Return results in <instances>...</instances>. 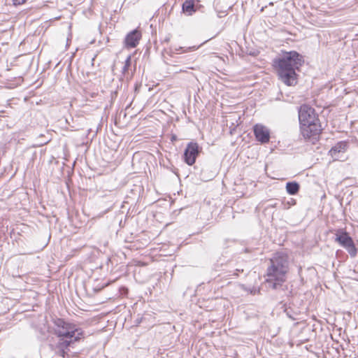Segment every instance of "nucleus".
<instances>
[{
  "label": "nucleus",
  "mask_w": 358,
  "mask_h": 358,
  "mask_svg": "<svg viewBox=\"0 0 358 358\" xmlns=\"http://www.w3.org/2000/svg\"><path fill=\"white\" fill-rule=\"evenodd\" d=\"M53 323V331L59 341L55 345L50 344L43 347L41 355L43 358H55L56 356L64 358L69 347L82 338L83 331L63 319H55Z\"/></svg>",
  "instance_id": "1"
},
{
  "label": "nucleus",
  "mask_w": 358,
  "mask_h": 358,
  "mask_svg": "<svg viewBox=\"0 0 358 358\" xmlns=\"http://www.w3.org/2000/svg\"><path fill=\"white\" fill-rule=\"evenodd\" d=\"M303 57L296 51L285 52L273 61L279 79L287 86L295 85L297 83L298 70L303 64Z\"/></svg>",
  "instance_id": "2"
},
{
  "label": "nucleus",
  "mask_w": 358,
  "mask_h": 358,
  "mask_svg": "<svg viewBox=\"0 0 358 358\" xmlns=\"http://www.w3.org/2000/svg\"><path fill=\"white\" fill-rule=\"evenodd\" d=\"M289 269L288 257L282 252H277L270 259L267 268L266 283L267 287L277 289L285 281V275Z\"/></svg>",
  "instance_id": "3"
},
{
  "label": "nucleus",
  "mask_w": 358,
  "mask_h": 358,
  "mask_svg": "<svg viewBox=\"0 0 358 358\" xmlns=\"http://www.w3.org/2000/svg\"><path fill=\"white\" fill-rule=\"evenodd\" d=\"M299 120L301 132L305 138L318 136L322 131V126L315 113V110L308 105H302L299 110Z\"/></svg>",
  "instance_id": "4"
},
{
  "label": "nucleus",
  "mask_w": 358,
  "mask_h": 358,
  "mask_svg": "<svg viewBox=\"0 0 358 358\" xmlns=\"http://www.w3.org/2000/svg\"><path fill=\"white\" fill-rule=\"evenodd\" d=\"M335 241L348 251L351 257L354 258L357 256V249L352 238L346 231L339 230L336 234Z\"/></svg>",
  "instance_id": "5"
},
{
  "label": "nucleus",
  "mask_w": 358,
  "mask_h": 358,
  "mask_svg": "<svg viewBox=\"0 0 358 358\" xmlns=\"http://www.w3.org/2000/svg\"><path fill=\"white\" fill-rule=\"evenodd\" d=\"M201 148L196 142H190L187 145L184 151L183 159L189 166L193 165L199 156Z\"/></svg>",
  "instance_id": "6"
},
{
  "label": "nucleus",
  "mask_w": 358,
  "mask_h": 358,
  "mask_svg": "<svg viewBox=\"0 0 358 358\" xmlns=\"http://www.w3.org/2000/svg\"><path fill=\"white\" fill-rule=\"evenodd\" d=\"M347 147L346 142H338L329 150V155L334 160H343Z\"/></svg>",
  "instance_id": "7"
},
{
  "label": "nucleus",
  "mask_w": 358,
  "mask_h": 358,
  "mask_svg": "<svg viewBox=\"0 0 358 358\" xmlns=\"http://www.w3.org/2000/svg\"><path fill=\"white\" fill-rule=\"evenodd\" d=\"M142 36L141 32L136 29L128 33L124 39V45L127 48H136Z\"/></svg>",
  "instance_id": "8"
},
{
  "label": "nucleus",
  "mask_w": 358,
  "mask_h": 358,
  "mask_svg": "<svg viewBox=\"0 0 358 358\" xmlns=\"http://www.w3.org/2000/svg\"><path fill=\"white\" fill-rule=\"evenodd\" d=\"M254 133L258 141H260L262 143L269 141L270 133L266 127L262 124H256L254 127Z\"/></svg>",
  "instance_id": "9"
},
{
  "label": "nucleus",
  "mask_w": 358,
  "mask_h": 358,
  "mask_svg": "<svg viewBox=\"0 0 358 358\" xmlns=\"http://www.w3.org/2000/svg\"><path fill=\"white\" fill-rule=\"evenodd\" d=\"M182 12L187 15H192L196 12L194 0H186L182 6Z\"/></svg>",
  "instance_id": "10"
},
{
  "label": "nucleus",
  "mask_w": 358,
  "mask_h": 358,
  "mask_svg": "<svg viewBox=\"0 0 358 358\" xmlns=\"http://www.w3.org/2000/svg\"><path fill=\"white\" fill-rule=\"evenodd\" d=\"M300 189V185L295 181L288 182L286 184V191L290 195L296 194Z\"/></svg>",
  "instance_id": "11"
},
{
  "label": "nucleus",
  "mask_w": 358,
  "mask_h": 358,
  "mask_svg": "<svg viewBox=\"0 0 358 358\" xmlns=\"http://www.w3.org/2000/svg\"><path fill=\"white\" fill-rule=\"evenodd\" d=\"M131 56L127 57V59L125 60L124 64L122 67V73L125 76L129 73V69L131 66Z\"/></svg>",
  "instance_id": "12"
},
{
  "label": "nucleus",
  "mask_w": 358,
  "mask_h": 358,
  "mask_svg": "<svg viewBox=\"0 0 358 358\" xmlns=\"http://www.w3.org/2000/svg\"><path fill=\"white\" fill-rule=\"evenodd\" d=\"M13 5L15 6H19L22 5L27 2V0H11Z\"/></svg>",
  "instance_id": "13"
},
{
  "label": "nucleus",
  "mask_w": 358,
  "mask_h": 358,
  "mask_svg": "<svg viewBox=\"0 0 358 358\" xmlns=\"http://www.w3.org/2000/svg\"><path fill=\"white\" fill-rule=\"evenodd\" d=\"M177 139H178V138H177L176 135H175V134L171 135V141L172 142L177 141Z\"/></svg>",
  "instance_id": "14"
},
{
  "label": "nucleus",
  "mask_w": 358,
  "mask_h": 358,
  "mask_svg": "<svg viewBox=\"0 0 358 358\" xmlns=\"http://www.w3.org/2000/svg\"><path fill=\"white\" fill-rule=\"evenodd\" d=\"M241 271L239 269H236V272H240ZM234 275H238V273H234Z\"/></svg>",
  "instance_id": "15"
}]
</instances>
